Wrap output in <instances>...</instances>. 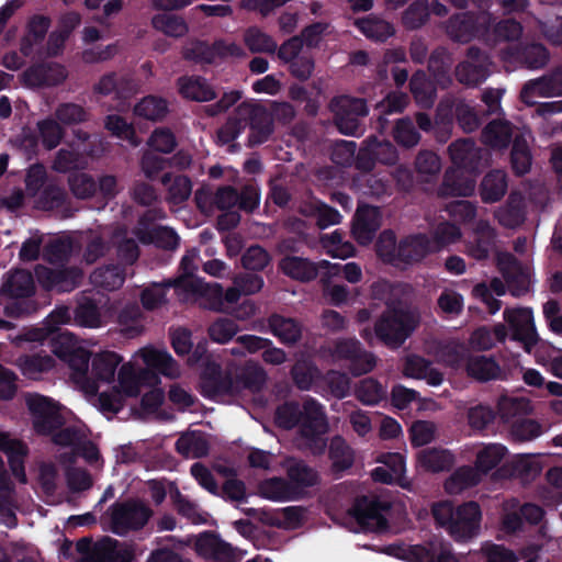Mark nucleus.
Returning <instances> with one entry per match:
<instances>
[{
	"label": "nucleus",
	"mask_w": 562,
	"mask_h": 562,
	"mask_svg": "<svg viewBox=\"0 0 562 562\" xmlns=\"http://www.w3.org/2000/svg\"><path fill=\"white\" fill-rule=\"evenodd\" d=\"M159 374L178 379L181 376V368L166 349L145 346L120 367L116 384L110 392L99 393L94 405L102 412L116 413L123 407L125 397H136L145 392L143 407L155 409L164 400V392L158 387Z\"/></svg>",
	"instance_id": "f257e3e1"
},
{
	"label": "nucleus",
	"mask_w": 562,
	"mask_h": 562,
	"mask_svg": "<svg viewBox=\"0 0 562 562\" xmlns=\"http://www.w3.org/2000/svg\"><path fill=\"white\" fill-rule=\"evenodd\" d=\"M277 423L286 429L300 426L302 445L313 453H321L326 447L324 435L328 425L323 407L313 398H307L303 407L295 403H286L277 409Z\"/></svg>",
	"instance_id": "f03ea898"
},
{
	"label": "nucleus",
	"mask_w": 562,
	"mask_h": 562,
	"mask_svg": "<svg viewBox=\"0 0 562 562\" xmlns=\"http://www.w3.org/2000/svg\"><path fill=\"white\" fill-rule=\"evenodd\" d=\"M266 381V371L256 363L245 366L235 381L228 375H223L220 366L213 361H206L201 373L202 392L212 398L238 395L244 391L255 393L263 387Z\"/></svg>",
	"instance_id": "7ed1b4c3"
},
{
	"label": "nucleus",
	"mask_w": 562,
	"mask_h": 562,
	"mask_svg": "<svg viewBox=\"0 0 562 562\" xmlns=\"http://www.w3.org/2000/svg\"><path fill=\"white\" fill-rule=\"evenodd\" d=\"M122 362L123 357L111 350L95 353L88 351L83 366L70 372L69 378L86 395L95 397L101 386L115 382V375L120 372L117 368Z\"/></svg>",
	"instance_id": "20e7f679"
},
{
	"label": "nucleus",
	"mask_w": 562,
	"mask_h": 562,
	"mask_svg": "<svg viewBox=\"0 0 562 562\" xmlns=\"http://www.w3.org/2000/svg\"><path fill=\"white\" fill-rule=\"evenodd\" d=\"M492 14L485 10L459 13V43L473 38L487 42L494 36L495 41H517L522 34L521 24L514 19H504L493 27Z\"/></svg>",
	"instance_id": "39448f33"
},
{
	"label": "nucleus",
	"mask_w": 562,
	"mask_h": 562,
	"mask_svg": "<svg viewBox=\"0 0 562 562\" xmlns=\"http://www.w3.org/2000/svg\"><path fill=\"white\" fill-rule=\"evenodd\" d=\"M419 323L420 315L416 310L387 308L375 322L373 331L366 327L360 335L370 345L376 337L385 346L396 349L415 331Z\"/></svg>",
	"instance_id": "423d86ee"
},
{
	"label": "nucleus",
	"mask_w": 562,
	"mask_h": 562,
	"mask_svg": "<svg viewBox=\"0 0 562 562\" xmlns=\"http://www.w3.org/2000/svg\"><path fill=\"white\" fill-rule=\"evenodd\" d=\"M250 126L249 142L258 145L268 139L272 133L271 115L260 106L243 103L237 108L236 116L229 119L217 133L218 142L227 144L234 140L248 125Z\"/></svg>",
	"instance_id": "0eeeda50"
},
{
	"label": "nucleus",
	"mask_w": 562,
	"mask_h": 562,
	"mask_svg": "<svg viewBox=\"0 0 562 562\" xmlns=\"http://www.w3.org/2000/svg\"><path fill=\"white\" fill-rule=\"evenodd\" d=\"M177 293L182 301H200L204 307L218 312H231L226 301V291L220 283H206L200 278L180 279L177 282Z\"/></svg>",
	"instance_id": "6e6552de"
},
{
	"label": "nucleus",
	"mask_w": 562,
	"mask_h": 562,
	"mask_svg": "<svg viewBox=\"0 0 562 562\" xmlns=\"http://www.w3.org/2000/svg\"><path fill=\"white\" fill-rule=\"evenodd\" d=\"M25 404L36 432L47 435L61 426L60 406L54 400L38 393H27Z\"/></svg>",
	"instance_id": "1a4fd4ad"
},
{
	"label": "nucleus",
	"mask_w": 562,
	"mask_h": 562,
	"mask_svg": "<svg viewBox=\"0 0 562 562\" xmlns=\"http://www.w3.org/2000/svg\"><path fill=\"white\" fill-rule=\"evenodd\" d=\"M165 213L162 210L155 209L147 211L139 220L133 235L142 244H155L158 247L173 249L179 244V237L176 232L166 226H156L153 223L162 220Z\"/></svg>",
	"instance_id": "9d476101"
},
{
	"label": "nucleus",
	"mask_w": 562,
	"mask_h": 562,
	"mask_svg": "<svg viewBox=\"0 0 562 562\" xmlns=\"http://www.w3.org/2000/svg\"><path fill=\"white\" fill-rule=\"evenodd\" d=\"M109 512L112 530L117 535L143 528L151 515L150 509L140 502L117 503Z\"/></svg>",
	"instance_id": "9b49d317"
},
{
	"label": "nucleus",
	"mask_w": 562,
	"mask_h": 562,
	"mask_svg": "<svg viewBox=\"0 0 562 562\" xmlns=\"http://www.w3.org/2000/svg\"><path fill=\"white\" fill-rule=\"evenodd\" d=\"M504 319L510 328V339L520 342L526 352H531L539 340L532 311L527 307L506 308Z\"/></svg>",
	"instance_id": "f8f14e48"
},
{
	"label": "nucleus",
	"mask_w": 562,
	"mask_h": 562,
	"mask_svg": "<svg viewBox=\"0 0 562 562\" xmlns=\"http://www.w3.org/2000/svg\"><path fill=\"white\" fill-rule=\"evenodd\" d=\"M34 282L32 274L24 270H16L9 274L2 285V291L16 300L5 306V312L10 316L20 317L30 312L29 303L24 300L33 293Z\"/></svg>",
	"instance_id": "ddd939ff"
},
{
	"label": "nucleus",
	"mask_w": 562,
	"mask_h": 562,
	"mask_svg": "<svg viewBox=\"0 0 562 562\" xmlns=\"http://www.w3.org/2000/svg\"><path fill=\"white\" fill-rule=\"evenodd\" d=\"M330 108L338 130L346 135H356L359 131V117L368 114L364 100L348 95L336 98Z\"/></svg>",
	"instance_id": "4468645a"
},
{
	"label": "nucleus",
	"mask_w": 562,
	"mask_h": 562,
	"mask_svg": "<svg viewBox=\"0 0 562 562\" xmlns=\"http://www.w3.org/2000/svg\"><path fill=\"white\" fill-rule=\"evenodd\" d=\"M183 543L187 546L194 543L195 552L205 559L237 562L243 558L241 551L210 532H203L194 538L190 537Z\"/></svg>",
	"instance_id": "2eb2a0df"
},
{
	"label": "nucleus",
	"mask_w": 562,
	"mask_h": 562,
	"mask_svg": "<svg viewBox=\"0 0 562 562\" xmlns=\"http://www.w3.org/2000/svg\"><path fill=\"white\" fill-rule=\"evenodd\" d=\"M496 267L512 295L519 297L529 292V274L513 254L497 252Z\"/></svg>",
	"instance_id": "dca6fc26"
},
{
	"label": "nucleus",
	"mask_w": 562,
	"mask_h": 562,
	"mask_svg": "<svg viewBox=\"0 0 562 562\" xmlns=\"http://www.w3.org/2000/svg\"><path fill=\"white\" fill-rule=\"evenodd\" d=\"M562 95V64L543 76L528 80L520 91V99L528 105L535 104L536 97Z\"/></svg>",
	"instance_id": "f3484780"
},
{
	"label": "nucleus",
	"mask_w": 562,
	"mask_h": 562,
	"mask_svg": "<svg viewBox=\"0 0 562 562\" xmlns=\"http://www.w3.org/2000/svg\"><path fill=\"white\" fill-rule=\"evenodd\" d=\"M465 56V60L459 63V82L477 86L488 76L490 57L476 46H470Z\"/></svg>",
	"instance_id": "a211bd4d"
},
{
	"label": "nucleus",
	"mask_w": 562,
	"mask_h": 562,
	"mask_svg": "<svg viewBox=\"0 0 562 562\" xmlns=\"http://www.w3.org/2000/svg\"><path fill=\"white\" fill-rule=\"evenodd\" d=\"M52 351L67 362L70 372H75L79 366H83L85 357L88 353V350L81 347L69 331H61L52 339Z\"/></svg>",
	"instance_id": "6ab92c4d"
},
{
	"label": "nucleus",
	"mask_w": 562,
	"mask_h": 562,
	"mask_svg": "<svg viewBox=\"0 0 562 562\" xmlns=\"http://www.w3.org/2000/svg\"><path fill=\"white\" fill-rule=\"evenodd\" d=\"M38 282L48 290L68 292L75 289L82 278L79 269H50L38 267L35 270Z\"/></svg>",
	"instance_id": "aec40b11"
},
{
	"label": "nucleus",
	"mask_w": 562,
	"mask_h": 562,
	"mask_svg": "<svg viewBox=\"0 0 562 562\" xmlns=\"http://www.w3.org/2000/svg\"><path fill=\"white\" fill-rule=\"evenodd\" d=\"M397 159L396 149L390 142L370 139L359 150L357 166L362 170H371L375 161L394 164Z\"/></svg>",
	"instance_id": "412c9836"
},
{
	"label": "nucleus",
	"mask_w": 562,
	"mask_h": 562,
	"mask_svg": "<svg viewBox=\"0 0 562 562\" xmlns=\"http://www.w3.org/2000/svg\"><path fill=\"white\" fill-rule=\"evenodd\" d=\"M240 48L235 44L215 42L210 45L205 42L194 41L186 45L183 56L196 61L213 63L217 57L238 55Z\"/></svg>",
	"instance_id": "4be33fe9"
},
{
	"label": "nucleus",
	"mask_w": 562,
	"mask_h": 562,
	"mask_svg": "<svg viewBox=\"0 0 562 562\" xmlns=\"http://www.w3.org/2000/svg\"><path fill=\"white\" fill-rule=\"evenodd\" d=\"M381 218L379 207L369 205L359 206L352 224V235L355 239L361 245L370 244L381 226Z\"/></svg>",
	"instance_id": "5701e85b"
},
{
	"label": "nucleus",
	"mask_w": 562,
	"mask_h": 562,
	"mask_svg": "<svg viewBox=\"0 0 562 562\" xmlns=\"http://www.w3.org/2000/svg\"><path fill=\"white\" fill-rule=\"evenodd\" d=\"M488 161L486 149L469 138H459V172L479 176Z\"/></svg>",
	"instance_id": "b1692460"
},
{
	"label": "nucleus",
	"mask_w": 562,
	"mask_h": 562,
	"mask_svg": "<svg viewBox=\"0 0 562 562\" xmlns=\"http://www.w3.org/2000/svg\"><path fill=\"white\" fill-rule=\"evenodd\" d=\"M378 462L382 463V465L372 471L371 475L374 481L406 486L404 483L406 468L403 454L397 452L383 453L379 457Z\"/></svg>",
	"instance_id": "393cba45"
},
{
	"label": "nucleus",
	"mask_w": 562,
	"mask_h": 562,
	"mask_svg": "<svg viewBox=\"0 0 562 562\" xmlns=\"http://www.w3.org/2000/svg\"><path fill=\"white\" fill-rule=\"evenodd\" d=\"M496 232L487 221L480 220L473 229V240L467 246L468 254L476 260H485L494 250Z\"/></svg>",
	"instance_id": "a878e982"
},
{
	"label": "nucleus",
	"mask_w": 562,
	"mask_h": 562,
	"mask_svg": "<svg viewBox=\"0 0 562 562\" xmlns=\"http://www.w3.org/2000/svg\"><path fill=\"white\" fill-rule=\"evenodd\" d=\"M257 494L268 501L284 503L299 499L296 487L289 480L272 476L262 480L257 487Z\"/></svg>",
	"instance_id": "bb28decb"
},
{
	"label": "nucleus",
	"mask_w": 562,
	"mask_h": 562,
	"mask_svg": "<svg viewBox=\"0 0 562 562\" xmlns=\"http://www.w3.org/2000/svg\"><path fill=\"white\" fill-rule=\"evenodd\" d=\"M454 461L453 451L442 447L423 449L416 456L417 467L432 473L449 471Z\"/></svg>",
	"instance_id": "cd10ccee"
},
{
	"label": "nucleus",
	"mask_w": 562,
	"mask_h": 562,
	"mask_svg": "<svg viewBox=\"0 0 562 562\" xmlns=\"http://www.w3.org/2000/svg\"><path fill=\"white\" fill-rule=\"evenodd\" d=\"M432 251H436V247L426 235L407 236L400 241V266L416 263Z\"/></svg>",
	"instance_id": "c85d7f7f"
},
{
	"label": "nucleus",
	"mask_w": 562,
	"mask_h": 562,
	"mask_svg": "<svg viewBox=\"0 0 562 562\" xmlns=\"http://www.w3.org/2000/svg\"><path fill=\"white\" fill-rule=\"evenodd\" d=\"M413 293V288L406 283L392 284L385 280H380L372 284L373 297L384 301L387 308H397V306L408 302Z\"/></svg>",
	"instance_id": "c756f323"
},
{
	"label": "nucleus",
	"mask_w": 562,
	"mask_h": 562,
	"mask_svg": "<svg viewBox=\"0 0 562 562\" xmlns=\"http://www.w3.org/2000/svg\"><path fill=\"white\" fill-rule=\"evenodd\" d=\"M352 515L361 528L376 530L384 527V519L381 514L379 502L372 497L357 499L352 507Z\"/></svg>",
	"instance_id": "7c9ffc66"
},
{
	"label": "nucleus",
	"mask_w": 562,
	"mask_h": 562,
	"mask_svg": "<svg viewBox=\"0 0 562 562\" xmlns=\"http://www.w3.org/2000/svg\"><path fill=\"white\" fill-rule=\"evenodd\" d=\"M465 370L469 376L479 382L506 379V373L493 357L471 356L467 361Z\"/></svg>",
	"instance_id": "2f4dec72"
},
{
	"label": "nucleus",
	"mask_w": 562,
	"mask_h": 562,
	"mask_svg": "<svg viewBox=\"0 0 562 562\" xmlns=\"http://www.w3.org/2000/svg\"><path fill=\"white\" fill-rule=\"evenodd\" d=\"M403 374L406 378L426 380L429 385L438 386L443 381V375L431 368L430 362L418 355H407L404 358Z\"/></svg>",
	"instance_id": "473e14b6"
},
{
	"label": "nucleus",
	"mask_w": 562,
	"mask_h": 562,
	"mask_svg": "<svg viewBox=\"0 0 562 562\" xmlns=\"http://www.w3.org/2000/svg\"><path fill=\"white\" fill-rule=\"evenodd\" d=\"M67 77L66 69L58 64L38 65L23 74L24 82L31 87L56 86Z\"/></svg>",
	"instance_id": "72a5a7b5"
},
{
	"label": "nucleus",
	"mask_w": 562,
	"mask_h": 562,
	"mask_svg": "<svg viewBox=\"0 0 562 562\" xmlns=\"http://www.w3.org/2000/svg\"><path fill=\"white\" fill-rule=\"evenodd\" d=\"M282 467L286 471L289 482L296 487L299 498L306 487L314 486L319 481L318 473L301 460L286 459Z\"/></svg>",
	"instance_id": "f704fd0d"
},
{
	"label": "nucleus",
	"mask_w": 562,
	"mask_h": 562,
	"mask_svg": "<svg viewBox=\"0 0 562 562\" xmlns=\"http://www.w3.org/2000/svg\"><path fill=\"white\" fill-rule=\"evenodd\" d=\"M87 429L82 425L68 426L61 429L56 428L50 432L52 440L56 446L65 449L66 452L60 454V458L67 456V460L72 462L75 459L76 450L82 446L86 438Z\"/></svg>",
	"instance_id": "c9c22d12"
},
{
	"label": "nucleus",
	"mask_w": 562,
	"mask_h": 562,
	"mask_svg": "<svg viewBox=\"0 0 562 562\" xmlns=\"http://www.w3.org/2000/svg\"><path fill=\"white\" fill-rule=\"evenodd\" d=\"M179 93L188 100L196 102L211 101L216 97L214 88L206 79L199 76H183L177 80Z\"/></svg>",
	"instance_id": "e433bc0d"
},
{
	"label": "nucleus",
	"mask_w": 562,
	"mask_h": 562,
	"mask_svg": "<svg viewBox=\"0 0 562 562\" xmlns=\"http://www.w3.org/2000/svg\"><path fill=\"white\" fill-rule=\"evenodd\" d=\"M481 521L482 512L476 502L470 501L459 505V542L476 537Z\"/></svg>",
	"instance_id": "4c0bfd02"
},
{
	"label": "nucleus",
	"mask_w": 562,
	"mask_h": 562,
	"mask_svg": "<svg viewBox=\"0 0 562 562\" xmlns=\"http://www.w3.org/2000/svg\"><path fill=\"white\" fill-rule=\"evenodd\" d=\"M507 188L506 172L501 169H493L483 177L480 183V196L484 203H495L503 199Z\"/></svg>",
	"instance_id": "58836bf2"
},
{
	"label": "nucleus",
	"mask_w": 562,
	"mask_h": 562,
	"mask_svg": "<svg viewBox=\"0 0 562 562\" xmlns=\"http://www.w3.org/2000/svg\"><path fill=\"white\" fill-rule=\"evenodd\" d=\"M498 223L507 228L520 226L526 218L525 203L520 193L512 192L504 206L495 213Z\"/></svg>",
	"instance_id": "ea45409f"
},
{
	"label": "nucleus",
	"mask_w": 562,
	"mask_h": 562,
	"mask_svg": "<svg viewBox=\"0 0 562 562\" xmlns=\"http://www.w3.org/2000/svg\"><path fill=\"white\" fill-rule=\"evenodd\" d=\"M482 142L493 149H505L513 143V125L508 121L493 120L482 131Z\"/></svg>",
	"instance_id": "a19ab883"
},
{
	"label": "nucleus",
	"mask_w": 562,
	"mask_h": 562,
	"mask_svg": "<svg viewBox=\"0 0 562 562\" xmlns=\"http://www.w3.org/2000/svg\"><path fill=\"white\" fill-rule=\"evenodd\" d=\"M280 269L289 277L301 281H310L314 279L318 271L325 270L321 261L314 263L301 257H285L280 262Z\"/></svg>",
	"instance_id": "79ce46f5"
},
{
	"label": "nucleus",
	"mask_w": 562,
	"mask_h": 562,
	"mask_svg": "<svg viewBox=\"0 0 562 562\" xmlns=\"http://www.w3.org/2000/svg\"><path fill=\"white\" fill-rule=\"evenodd\" d=\"M121 331L128 338H135L144 333L145 318L137 304L126 305L117 316Z\"/></svg>",
	"instance_id": "37998d69"
},
{
	"label": "nucleus",
	"mask_w": 562,
	"mask_h": 562,
	"mask_svg": "<svg viewBox=\"0 0 562 562\" xmlns=\"http://www.w3.org/2000/svg\"><path fill=\"white\" fill-rule=\"evenodd\" d=\"M263 286V280L256 274H239L233 279V285L226 290V301L237 303L241 295H251Z\"/></svg>",
	"instance_id": "c03bdc74"
},
{
	"label": "nucleus",
	"mask_w": 562,
	"mask_h": 562,
	"mask_svg": "<svg viewBox=\"0 0 562 562\" xmlns=\"http://www.w3.org/2000/svg\"><path fill=\"white\" fill-rule=\"evenodd\" d=\"M403 559H408L414 562H456V558L451 552V547L440 546L439 548L432 547L431 554L420 546L409 547L405 553L398 555Z\"/></svg>",
	"instance_id": "a18cd8bd"
},
{
	"label": "nucleus",
	"mask_w": 562,
	"mask_h": 562,
	"mask_svg": "<svg viewBox=\"0 0 562 562\" xmlns=\"http://www.w3.org/2000/svg\"><path fill=\"white\" fill-rule=\"evenodd\" d=\"M18 366L24 376L37 380L43 373L54 368L55 360L49 355L37 353L20 357Z\"/></svg>",
	"instance_id": "49530a36"
},
{
	"label": "nucleus",
	"mask_w": 562,
	"mask_h": 562,
	"mask_svg": "<svg viewBox=\"0 0 562 562\" xmlns=\"http://www.w3.org/2000/svg\"><path fill=\"white\" fill-rule=\"evenodd\" d=\"M177 450L188 458H202L209 452V441L204 434L192 431L182 435L176 442Z\"/></svg>",
	"instance_id": "de8ad7c7"
},
{
	"label": "nucleus",
	"mask_w": 562,
	"mask_h": 562,
	"mask_svg": "<svg viewBox=\"0 0 562 562\" xmlns=\"http://www.w3.org/2000/svg\"><path fill=\"white\" fill-rule=\"evenodd\" d=\"M301 212L307 216H314L321 228L340 223L341 215L333 207L322 203L318 200H310L301 206Z\"/></svg>",
	"instance_id": "09e8293b"
},
{
	"label": "nucleus",
	"mask_w": 562,
	"mask_h": 562,
	"mask_svg": "<svg viewBox=\"0 0 562 562\" xmlns=\"http://www.w3.org/2000/svg\"><path fill=\"white\" fill-rule=\"evenodd\" d=\"M162 184L167 189V200L179 204L188 200L192 192V183L186 176L167 173L162 177Z\"/></svg>",
	"instance_id": "8fccbe9b"
},
{
	"label": "nucleus",
	"mask_w": 562,
	"mask_h": 562,
	"mask_svg": "<svg viewBox=\"0 0 562 562\" xmlns=\"http://www.w3.org/2000/svg\"><path fill=\"white\" fill-rule=\"evenodd\" d=\"M532 156L524 136H516L510 150V165L516 176H524L530 171Z\"/></svg>",
	"instance_id": "3c124183"
},
{
	"label": "nucleus",
	"mask_w": 562,
	"mask_h": 562,
	"mask_svg": "<svg viewBox=\"0 0 562 562\" xmlns=\"http://www.w3.org/2000/svg\"><path fill=\"white\" fill-rule=\"evenodd\" d=\"M269 327L282 344H294L301 337V326L291 318L273 315L269 318Z\"/></svg>",
	"instance_id": "603ef678"
},
{
	"label": "nucleus",
	"mask_w": 562,
	"mask_h": 562,
	"mask_svg": "<svg viewBox=\"0 0 562 562\" xmlns=\"http://www.w3.org/2000/svg\"><path fill=\"white\" fill-rule=\"evenodd\" d=\"M454 113L456 108L452 99L440 102L435 121L436 135L440 142H446L452 134Z\"/></svg>",
	"instance_id": "864d4df0"
},
{
	"label": "nucleus",
	"mask_w": 562,
	"mask_h": 562,
	"mask_svg": "<svg viewBox=\"0 0 562 562\" xmlns=\"http://www.w3.org/2000/svg\"><path fill=\"white\" fill-rule=\"evenodd\" d=\"M507 453V448L501 443L484 446L476 453L475 465L486 475L497 468Z\"/></svg>",
	"instance_id": "5fc2aeb1"
},
{
	"label": "nucleus",
	"mask_w": 562,
	"mask_h": 562,
	"mask_svg": "<svg viewBox=\"0 0 562 562\" xmlns=\"http://www.w3.org/2000/svg\"><path fill=\"white\" fill-rule=\"evenodd\" d=\"M487 116L488 111L484 106H470L459 99V127L465 133L477 130Z\"/></svg>",
	"instance_id": "6e6d98bb"
},
{
	"label": "nucleus",
	"mask_w": 562,
	"mask_h": 562,
	"mask_svg": "<svg viewBox=\"0 0 562 562\" xmlns=\"http://www.w3.org/2000/svg\"><path fill=\"white\" fill-rule=\"evenodd\" d=\"M292 376L301 390H311L321 381L319 370L311 362L299 359L292 368Z\"/></svg>",
	"instance_id": "4d7b16f0"
},
{
	"label": "nucleus",
	"mask_w": 562,
	"mask_h": 562,
	"mask_svg": "<svg viewBox=\"0 0 562 562\" xmlns=\"http://www.w3.org/2000/svg\"><path fill=\"white\" fill-rule=\"evenodd\" d=\"M90 278L93 285L112 291L123 284L125 273L119 266H106L97 269Z\"/></svg>",
	"instance_id": "13d9d810"
},
{
	"label": "nucleus",
	"mask_w": 562,
	"mask_h": 562,
	"mask_svg": "<svg viewBox=\"0 0 562 562\" xmlns=\"http://www.w3.org/2000/svg\"><path fill=\"white\" fill-rule=\"evenodd\" d=\"M517 59L529 69H540L549 61V52L544 45L532 43L518 49Z\"/></svg>",
	"instance_id": "bf43d9fd"
},
{
	"label": "nucleus",
	"mask_w": 562,
	"mask_h": 562,
	"mask_svg": "<svg viewBox=\"0 0 562 562\" xmlns=\"http://www.w3.org/2000/svg\"><path fill=\"white\" fill-rule=\"evenodd\" d=\"M356 24L361 33L370 40L384 41L394 34L392 24L375 16L358 20Z\"/></svg>",
	"instance_id": "052dcab7"
},
{
	"label": "nucleus",
	"mask_w": 562,
	"mask_h": 562,
	"mask_svg": "<svg viewBox=\"0 0 562 562\" xmlns=\"http://www.w3.org/2000/svg\"><path fill=\"white\" fill-rule=\"evenodd\" d=\"M167 111L166 100L155 95L143 98L134 108L135 115L150 121L164 119Z\"/></svg>",
	"instance_id": "680f3d73"
},
{
	"label": "nucleus",
	"mask_w": 562,
	"mask_h": 562,
	"mask_svg": "<svg viewBox=\"0 0 562 562\" xmlns=\"http://www.w3.org/2000/svg\"><path fill=\"white\" fill-rule=\"evenodd\" d=\"M151 23L155 30L171 37H181L188 32V26L184 20L173 14H157L153 18Z\"/></svg>",
	"instance_id": "e2e57ef3"
},
{
	"label": "nucleus",
	"mask_w": 562,
	"mask_h": 562,
	"mask_svg": "<svg viewBox=\"0 0 562 562\" xmlns=\"http://www.w3.org/2000/svg\"><path fill=\"white\" fill-rule=\"evenodd\" d=\"M239 331L238 324L227 317H218L207 328L212 341L221 345L229 342Z\"/></svg>",
	"instance_id": "0e129e2a"
},
{
	"label": "nucleus",
	"mask_w": 562,
	"mask_h": 562,
	"mask_svg": "<svg viewBox=\"0 0 562 562\" xmlns=\"http://www.w3.org/2000/svg\"><path fill=\"white\" fill-rule=\"evenodd\" d=\"M411 90L416 102L424 108H428L434 103L435 88L431 81L426 77L425 72L418 71L411 79Z\"/></svg>",
	"instance_id": "69168bd1"
},
{
	"label": "nucleus",
	"mask_w": 562,
	"mask_h": 562,
	"mask_svg": "<svg viewBox=\"0 0 562 562\" xmlns=\"http://www.w3.org/2000/svg\"><path fill=\"white\" fill-rule=\"evenodd\" d=\"M74 319L77 325L89 328H98L105 324L103 315L90 300L78 305Z\"/></svg>",
	"instance_id": "338daca9"
},
{
	"label": "nucleus",
	"mask_w": 562,
	"mask_h": 562,
	"mask_svg": "<svg viewBox=\"0 0 562 562\" xmlns=\"http://www.w3.org/2000/svg\"><path fill=\"white\" fill-rule=\"evenodd\" d=\"M87 165V157L83 151L75 148H63L57 153L53 168L59 172H67L72 169L83 168Z\"/></svg>",
	"instance_id": "774afa93"
}]
</instances>
